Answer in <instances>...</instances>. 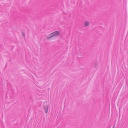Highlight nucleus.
Returning a JSON list of instances; mask_svg holds the SVG:
<instances>
[{
  "label": "nucleus",
  "mask_w": 128,
  "mask_h": 128,
  "mask_svg": "<svg viewBox=\"0 0 128 128\" xmlns=\"http://www.w3.org/2000/svg\"><path fill=\"white\" fill-rule=\"evenodd\" d=\"M60 35V33L58 31H56L51 33L50 34V36L47 37V39H48L53 36H57Z\"/></svg>",
  "instance_id": "obj_1"
},
{
  "label": "nucleus",
  "mask_w": 128,
  "mask_h": 128,
  "mask_svg": "<svg viewBox=\"0 0 128 128\" xmlns=\"http://www.w3.org/2000/svg\"><path fill=\"white\" fill-rule=\"evenodd\" d=\"M49 107V106L48 105H46L44 106V108L45 110V112L46 114L48 112Z\"/></svg>",
  "instance_id": "obj_2"
},
{
  "label": "nucleus",
  "mask_w": 128,
  "mask_h": 128,
  "mask_svg": "<svg viewBox=\"0 0 128 128\" xmlns=\"http://www.w3.org/2000/svg\"><path fill=\"white\" fill-rule=\"evenodd\" d=\"M90 24V22L88 21H85L84 22V26L86 27L88 26Z\"/></svg>",
  "instance_id": "obj_3"
},
{
  "label": "nucleus",
  "mask_w": 128,
  "mask_h": 128,
  "mask_svg": "<svg viewBox=\"0 0 128 128\" xmlns=\"http://www.w3.org/2000/svg\"><path fill=\"white\" fill-rule=\"evenodd\" d=\"M112 128H114V126Z\"/></svg>",
  "instance_id": "obj_4"
}]
</instances>
